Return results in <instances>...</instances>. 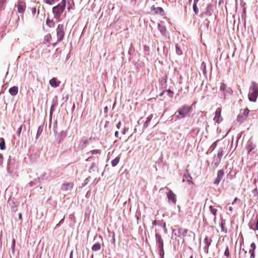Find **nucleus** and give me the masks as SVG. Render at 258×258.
<instances>
[{"instance_id":"obj_15","label":"nucleus","mask_w":258,"mask_h":258,"mask_svg":"<svg viewBox=\"0 0 258 258\" xmlns=\"http://www.w3.org/2000/svg\"><path fill=\"white\" fill-rule=\"evenodd\" d=\"M249 112V110L248 108L244 109L243 111V112H242L243 116H242V117H243V119L242 120H241V116L239 115L238 117V120L239 121H242L243 120H245L246 117H247V116L248 115Z\"/></svg>"},{"instance_id":"obj_45","label":"nucleus","mask_w":258,"mask_h":258,"mask_svg":"<svg viewBox=\"0 0 258 258\" xmlns=\"http://www.w3.org/2000/svg\"><path fill=\"white\" fill-rule=\"evenodd\" d=\"M249 252L251 253V257H254V251H253V250H249Z\"/></svg>"},{"instance_id":"obj_20","label":"nucleus","mask_w":258,"mask_h":258,"mask_svg":"<svg viewBox=\"0 0 258 258\" xmlns=\"http://www.w3.org/2000/svg\"><path fill=\"white\" fill-rule=\"evenodd\" d=\"M155 238L156 241L158 243V244H164L163 240L161 237V236L160 234H159L158 233H156L155 234Z\"/></svg>"},{"instance_id":"obj_35","label":"nucleus","mask_w":258,"mask_h":258,"mask_svg":"<svg viewBox=\"0 0 258 258\" xmlns=\"http://www.w3.org/2000/svg\"><path fill=\"white\" fill-rule=\"evenodd\" d=\"M24 126V125L23 124H22L20 127L18 129L17 131V134L19 136H20V134H21V131H22V127Z\"/></svg>"},{"instance_id":"obj_39","label":"nucleus","mask_w":258,"mask_h":258,"mask_svg":"<svg viewBox=\"0 0 258 258\" xmlns=\"http://www.w3.org/2000/svg\"><path fill=\"white\" fill-rule=\"evenodd\" d=\"M163 246H164V244H159L158 247H159V251H162L163 250H164Z\"/></svg>"},{"instance_id":"obj_44","label":"nucleus","mask_w":258,"mask_h":258,"mask_svg":"<svg viewBox=\"0 0 258 258\" xmlns=\"http://www.w3.org/2000/svg\"><path fill=\"white\" fill-rule=\"evenodd\" d=\"M249 228L251 229H253L254 230H255V229H256V226L254 228L252 224H249Z\"/></svg>"},{"instance_id":"obj_50","label":"nucleus","mask_w":258,"mask_h":258,"mask_svg":"<svg viewBox=\"0 0 258 258\" xmlns=\"http://www.w3.org/2000/svg\"><path fill=\"white\" fill-rule=\"evenodd\" d=\"M237 200H238L237 198H235L234 199V201H233V203H232V204H234V203L235 202H236Z\"/></svg>"},{"instance_id":"obj_19","label":"nucleus","mask_w":258,"mask_h":258,"mask_svg":"<svg viewBox=\"0 0 258 258\" xmlns=\"http://www.w3.org/2000/svg\"><path fill=\"white\" fill-rule=\"evenodd\" d=\"M46 25L49 28H53L55 26V23L53 20H50L49 18H47L46 20Z\"/></svg>"},{"instance_id":"obj_18","label":"nucleus","mask_w":258,"mask_h":258,"mask_svg":"<svg viewBox=\"0 0 258 258\" xmlns=\"http://www.w3.org/2000/svg\"><path fill=\"white\" fill-rule=\"evenodd\" d=\"M191 177L190 175L188 173H185L184 175V178L182 180V182H184L185 180L189 183H192L191 181Z\"/></svg>"},{"instance_id":"obj_30","label":"nucleus","mask_w":258,"mask_h":258,"mask_svg":"<svg viewBox=\"0 0 258 258\" xmlns=\"http://www.w3.org/2000/svg\"><path fill=\"white\" fill-rule=\"evenodd\" d=\"M252 192L254 196L256 198L255 201L258 202V190L257 188H254L252 190Z\"/></svg>"},{"instance_id":"obj_9","label":"nucleus","mask_w":258,"mask_h":258,"mask_svg":"<svg viewBox=\"0 0 258 258\" xmlns=\"http://www.w3.org/2000/svg\"><path fill=\"white\" fill-rule=\"evenodd\" d=\"M73 187V183L72 182H67L63 183L61 187V190L63 191H71Z\"/></svg>"},{"instance_id":"obj_4","label":"nucleus","mask_w":258,"mask_h":258,"mask_svg":"<svg viewBox=\"0 0 258 258\" xmlns=\"http://www.w3.org/2000/svg\"><path fill=\"white\" fill-rule=\"evenodd\" d=\"M65 27L63 24H58L56 28V36H57V41L53 44V46H54L56 44L62 41L63 39L65 34Z\"/></svg>"},{"instance_id":"obj_43","label":"nucleus","mask_w":258,"mask_h":258,"mask_svg":"<svg viewBox=\"0 0 258 258\" xmlns=\"http://www.w3.org/2000/svg\"><path fill=\"white\" fill-rule=\"evenodd\" d=\"M205 242L206 243V245H207V247H209V246L210 243L208 242V238H206L205 239Z\"/></svg>"},{"instance_id":"obj_13","label":"nucleus","mask_w":258,"mask_h":258,"mask_svg":"<svg viewBox=\"0 0 258 258\" xmlns=\"http://www.w3.org/2000/svg\"><path fill=\"white\" fill-rule=\"evenodd\" d=\"M60 82L58 81L56 78H53L49 81V84L52 87H57L60 85Z\"/></svg>"},{"instance_id":"obj_1","label":"nucleus","mask_w":258,"mask_h":258,"mask_svg":"<svg viewBox=\"0 0 258 258\" xmlns=\"http://www.w3.org/2000/svg\"><path fill=\"white\" fill-rule=\"evenodd\" d=\"M258 96V84L252 82L249 88L248 99L251 102H255Z\"/></svg>"},{"instance_id":"obj_11","label":"nucleus","mask_w":258,"mask_h":258,"mask_svg":"<svg viewBox=\"0 0 258 258\" xmlns=\"http://www.w3.org/2000/svg\"><path fill=\"white\" fill-rule=\"evenodd\" d=\"M224 176V171L222 170H220L217 172V175L216 179L214 181L215 184H219L222 178Z\"/></svg>"},{"instance_id":"obj_27","label":"nucleus","mask_w":258,"mask_h":258,"mask_svg":"<svg viewBox=\"0 0 258 258\" xmlns=\"http://www.w3.org/2000/svg\"><path fill=\"white\" fill-rule=\"evenodd\" d=\"M224 150H225V148H220V149H219V150L218 151V155H217L218 158H219L220 159L222 158V157H223V156L224 155Z\"/></svg>"},{"instance_id":"obj_10","label":"nucleus","mask_w":258,"mask_h":258,"mask_svg":"<svg viewBox=\"0 0 258 258\" xmlns=\"http://www.w3.org/2000/svg\"><path fill=\"white\" fill-rule=\"evenodd\" d=\"M167 196L169 201H171L173 204L176 203V196L171 190H169V192L167 194Z\"/></svg>"},{"instance_id":"obj_33","label":"nucleus","mask_w":258,"mask_h":258,"mask_svg":"<svg viewBox=\"0 0 258 258\" xmlns=\"http://www.w3.org/2000/svg\"><path fill=\"white\" fill-rule=\"evenodd\" d=\"M193 9L195 13V14L197 15L198 12V9L197 7V3H194L193 4Z\"/></svg>"},{"instance_id":"obj_40","label":"nucleus","mask_w":258,"mask_h":258,"mask_svg":"<svg viewBox=\"0 0 258 258\" xmlns=\"http://www.w3.org/2000/svg\"><path fill=\"white\" fill-rule=\"evenodd\" d=\"M3 163V156L2 154L0 153V165H1Z\"/></svg>"},{"instance_id":"obj_26","label":"nucleus","mask_w":258,"mask_h":258,"mask_svg":"<svg viewBox=\"0 0 258 258\" xmlns=\"http://www.w3.org/2000/svg\"><path fill=\"white\" fill-rule=\"evenodd\" d=\"M51 38V36L50 34L46 35L44 37L45 43L50 44Z\"/></svg>"},{"instance_id":"obj_56","label":"nucleus","mask_w":258,"mask_h":258,"mask_svg":"<svg viewBox=\"0 0 258 258\" xmlns=\"http://www.w3.org/2000/svg\"><path fill=\"white\" fill-rule=\"evenodd\" d=\"M167 92H168V93H172V92H171V91L170 90H168V91H167Z\"/></svg>"},{"instance_id":"obj_37","label":"nucleus","mask_w":258,"mask_h":258,"mask_svg":"<svg viewBox=\"0 0 258 258\" xmlns=\"http://www.w3.org/2000/svg\"><path fill=\"white\" fill-rule=\"evenodd\" d=\"M224 254L225 256L228 257L229 256V248H228V247L227 246L226 248V249L225 250V252H224Z\"/></svg>"},{"instance_id":"obj_16","label":"nucleus","mask_w":258,"mask_h":258,"mask_svg":"<svg viewBox=\"0 0 258 258\" xmlns=\"http://www.w3.org/2000/svg\"><path fill=\"white\" fill-rule=\"evenodd\" d=\"M18 88L17 86H13L9 89V92L11 95L15 96L18 93Z\"/></svg>"},{"instance_id":"obj_52","label":"nucleus","mask_w":258,"mask_h":258,"mask_svg":"<svg viewBox=\"0 0 258 258\" xmlns=\"http://www.w3.org/2000/svg\"><path fill=\"white\" fill-rule=\"evenodd\" d=\"M19 219H22V214L21 213L19 214Z\"/></svg>"},{"instance_id":"obj_53","label":"nucleus","mask_w":258,"mask_h":258,"mask_svg":"<svg viewBox=\"0 0 258 258\" xmlns=\"http://www.w3.org/2000/svg\"><path fill=\"white\" fill-rule=\"evenodd\" d=\"M199 0H194V3H197Z\"/></svg>"},{"instance_id":"obj_42","label":"nucleus","mask_w":258,"mask_h":258,"mask_svg":"<svg viewBox=\"0 0 258 258\" xmlns=\"http://www.w3.org/2000/svg\"><path fill=\"white\" fill-rule=\"evenodd\" d=\"M216 146H217L216 143L215 142L212 145V146H211V148H212L213 150H214L216 148Z\"/></svg>"},{"instance_id":"obj_24","label":"nucleus","mask_w":258,"mask_h":258,"mask_svg":"<svg viewBox=\"0 0 258 258\" xmlns=\"http://www.w3.org/2000/svg\"><path fill=\"white\" fill-rule=\"evenodd\" d=\"M221 159L218 158L217 157H215L214 159V160L212 162V164H213L215 166L217 167L219 164Z\"/></svg>"},{"instance_id":"obj_47","label":"nucleus","mask_w":258,"mask_h":258,"mask_svg":"<svg viewBox=\"0 0 258 258\" xmlns=\"http://www.w3.org/2000/svg\"><path fill=\"white\" fill-rule=\"evenodd\" d=\"M120 124H121V122L119 121V122L117 123V125H116V127H117V128H119L120 126Z\"/></svg>"},{"instance_id":"obj_49","label":"nucleus","mask_w":258,"mask_h":258,"mask_svg":"<svg viewBox=\"0 0 258 258\" xmlns=\"http://www.w3.org/2000/svg\"><path fill=\"white\" fill-rule=\"evenodd\" d=\"M126 131V130L124 128L123 129V131L122 132V133L123 134H125Z\"/></svg>"},{"instance_id":"obj_12","label":"nucleus","mask_w":258,"mask_h":258,"mask_svg":"<svg viewBox=\"0 0 258 258\" xmlns=\"http://www.w3.org/2000/svg\"><path fill=\"white\" fill-rule=\"evenodd\" d=\"M152 11H154L156 14H160L162 16L164 15V10L161 7L156 8L154 6H152L151 9Z\"/></svg>"},{"instance_id":"obj_57","label":"nucleus","mask_w":258,"mask_h":258,"mask_svg":"<svg viewBox=\"0 0 258 258\" xmlns=\"http://www.w3.org/2000/svg\"><path fill=\"white\" fill-rule=\"evenodd\" d=\"M163 94V92L161 93L160 95L162 96Z\"/></svg>"},{"instance_id":"obj_25","label":"nucleus","mask_w":258,"mask_h":258,"mask_svg":"<svg viewBox=\"0 0 258 258\" xmlns=\"http://www.w3.org/2000/svg\"><path fill=\"white\" fill-rule=\"evenodd\" d=\"M100 248H101V245H100V244L99 243H96L94 244L92 247V249L93 251L99 250Z\"/></svg>"},{"instance_id":"obj_55","label":"nucleus","mask_w":258,"mask_h":258,"mask_svg":"<svg viewBox=\"0 0 258 258\" xmlns=\"http://www.w3.org/2000/svg\"><path fill=\"white\" fill-rule=\"evenodd\" d=\"M104 110L105 111H106L107 110V107H106L105 108H104Z\"/></svg>"},{"instance_id":"obj_48","label":"nucleus","mask_w":258,"mask_h":258,"mask_svg":"<svg viewBox=\"0 0 258 258\" xmlns=\"http://www.w3.org/2000/svg\"><path fill=\"white\" fill-rule=\"evenodd\" d=\"M118 131H116L115 133V136L116 137H118Z\"/></svg>"},{"instance_id":"obj_32","label":"nucleus","mask_w":258,"mask_h":258,"mask_svg":"<svg viewBox=\"0 0 258 258\" xmlns=\"http://www.w3.org/2000/svg\"><path fill=\"white\" fill-rule=\"evenodd\" d=\"M56 1L58 2V0H45V3L48 5H52Z\"/></svg>"},{"instance_id":"obj_51","label":"nucleus","mask_w":258,"mask_h":258,"mask_svg":"<svg viewBox=\"0 0 258 258\" xmlns=\"http://www.w3.org/2000/svg\"><path fill=\"white\" fill-rule=\"evenodd\" d=\"M229 210L230 211H232L233 210V208H232V207H229Z\"/></svg>"},{"instance_id":"obj_17","label":"nucleus","mask_w":258,"mask_h":258,"mask_svg":"<svg viewBox=\"0 0 258 258\" xmlns=\"http://www.w3.org/2000/svg\"><path fill=\"white\" fill-rule=\"evenodd\" d=\"M187 233V229L183 228L178 229V234L182 236H185Z\"/></svg>"},{"instance_id":"obj_14","label":"nucleus","mask_w":258,"mask_h":258,"mask_svg":"<svg viewBox=\"0 0 258 258\" xmlns=\"http://www.w3.org/2000/svg\"><path fill=\"white\" fill-rule=\"evenodd\" d=\"M209 208V210H210L211 214H212L214 216V221L215 222L216 219V215H217V209L215 208L212 206H210Z\"/></svg>"},{"instance_id":"obj_29","label":"nucleus","mask_w":258,"mask_h":258,"mask_svg":"<svg viewBox=\"0 0 258 258\" xmlns=\"http://www.w3.org/2000/svg\"><path fill=\"white\" fill-rule=\"evenodd\" d=\"M5 148H6V147H5V140L3 138H0V149L1 150H4V149H5Z\"/></svg>"},{"instance_id":"obj_7","label":"nucleus","mask_w":258,"mask_h":258,"mask_svg":"<svg viewBox=\"0 0 258 258\" xmlns=\"http://www.w3.org/2000/svg\"><path fill=\"white\" fill-rule=\"evenodd\" d=\"M18 12L24 13L26 8V3L24 1H19L17 4Z\"/></svg>"},{"instance_id":"obj_46","label":"nucleus","mask_w":258,"mask_h":258,"mask_svg":"<svg viewBox=\"0 0 258 258\" xmlns=\"http://www.w3.org/2000/svg\"><path fill=\"white\" fill-rule=\"evenodd\" d=\"M152 224L153 226L156 225L157 224H158V222L157 221L155 220L153 222Z\"/></svg>"},{"instance_id":"obj_28","label":"nucleus","mask_w":258,"mask_h":258,"mask_svg":"<svg viewBox=\"0 0 258 258\" xmlns=\"http://www.w3.org/2000/svg\"><path fill=\"white\" fill-rule=\"evenodd\" d=\"M152 118H153V115L152 114L150 115L148 117L146 121L144 124V127L146 128V127H148V123L151 121V120L152 119Z\"/></svg>"},{"instance_id":"obj_23","label":"nucleus","mask_w":258,"mask_h":258,"mask_svg":"<svg viewBox=\"0 0 258 258\" xmlns=\"http://www.w3.org/2000/svg\"><path fill=\"white\" fill-rule=\"evenodd\" d=\"M120 158L118 156L111 161V164L112 167L116 166L119 163Z\"/></svg>"},{"instance_id":"obj_2","label":"nucleus","mask_w":258,"mask_h":258,"mask_svg":"<svg viewBox=\"0 0 258 258\" xmlns=\"http://www.w3.org/2000/svg\"><path fill=\"white\" fill-rule=\"evenodd\" d=\"M191 106L183 105L175 112V118L178 119L185 117L191 111Z\"/></svg>"},{"instance_id":"obj_38","label":"nucleus","mask_w":258,"mask_h":258,"mask_svg":"<svg viewBox=\"0 0 258 258\" xmlns=\"http://www.w3.org/2000/svg\"><path fill=\"white\" fill-rule=\"evenodd\" d=\"M250 247H251V249L249 250H253V251H254L255 248H256V246H255V244L254 243H252L250 245Z\"/></svg>"},{"instance_id":"obj_5","label":"nucleus","mask_w":258,"mask_h":258,"mask_svg":"<svg viewBox=\"0 0 258 258\" xmlns=\"http://www.w3.org/2000/svg\"><path fill=\"white\" fill-rule=\"evenodd\" d=\"M220 90L223 92L224 97L228 94H232L233 92L232 89L228 87L224 83H221Z\"/></svg>"},{"instance_id":"obj_21","label":"nucleus","mask_w":258,"mask_h":258,"mask_svg":"<svg viewBox=\"0 0 258 258\" xmlns=\"http://www.w3.org/2000/svg\"><path fill=\"white\" fill-rule=\"evenodd\" d=\"M255 148V144H253L252 142H249L248 145L247 147V150L248 152H250L252 151Z\"/></svg>"},{"instance_id":"obj_41","label":"nucleus","mask_w":258,"mask_h":258,"mask_svg":"<svg viewBox=\"0 0 258 258\" xmlns=\"http://www.w3.org/2000/svg\"><path fill=\"white\" fill-rule=\"evenodd\" d=\"M164 250L163 251H160V255L161 256V258H164Z\"/></svg>"},{"instance_id":"obj_6","label":"nucleus","mask_w":258,"mask_h":258,"mask_svg":"<svg viewBox=\"0 0 258 258\" xmlns=\"http://www.w3.org/2000/svg\"><path fill=\"white\" fill-rule=\"evenodd\" d=\"M221 108H218L215 111L214 120L218 123H220L223 120V118L221 115Z\"/></svg>"},{"instance_id":"obj_3","label":"nucleus","mask_w":258,"mask_h":258,"mask_svg":"<svg viewBox=\"0 0 258 258\" xmlns=\"http://www.w3.org/2000/svg\"><path fill=\"white\" fill-rule=\"evenodd\" d=\"M66 7V0H62L61 3L52 8L53 14L56 17H59L63 12Z\"/></svg>"},{"instance_id":"obj_36","label":"nucleus","mask_w":258,"mask_h":258,"mask_svg":"<svg viewBox=\"0 0 258 258\" xmlns=\"http://www.w3.org/2000/svg\"><path fill=\"white\" fill-rule=\"evenodd\" d=\"M15 243H16L15 239L13 238L12 240V247H11L12 249V250L13 251L15 250Z\"/></svg>"},{"instance_id":"obj_54","label":"nucleus","mask_w":258,"mask_h":258,"mask_svg":"<svg viewBox=\"0 0 258 258\" xmlns=\"http://www.w3.org/2000/svg\"><path fill=\"white\" fill-rule=\"evenodd\" d=\"M163 227H164V228L166 229L165 223L164 224Z\"/></svg>"},{"instance_id":"obj_34","label":"nucleus","mask_w":258,"mask_h":258,"mask_svg":"<svg viewBox=\"0 0 258 258\" xmlns=\"http://www.w3.org/2000/svg\"><path fill=\"white\" fill-rule=\"evenodd\" d=\"M92 155L100 154V151L99 150H93L91 151Z\"/></svg>"},{"instance_id":"obj_22","label":"nucleus","mask_w":258,"mask_h":258,"mask_svg":"<svg viewBox=\"0 0 258 258\" xmlns=\"http://www.w3.org/2000/svg\"><path fill=\"white\" fill-rule=\"evenodd\" d=\"M158 29L160 31V33L162 35H165V33H166V31L165 27L162 26L160 24H158Z\"/></svg>"},{"instance_id":"obj_31","label":"nucleus","mask_w":258,"mask_h":258,"mask_svg":"<svg viewBox=\"0 0 258 258\" xmlns=\"http://www.w3.org/2000/svg\"><path fill=\"white\" fill-rule=\"evenodd\" d=\"M176 52L178 55H181L182 54V51L180 48L177 45L175 46Z\"/></svg>"},{"instance_id":"obj_58","label":"nucleus","mask_w":258,"mask_h":258,"mask_svg":"<svg viewBox=\"0 0 258 258\" xmlns=\"http://www.w3.org/2000/svg\"><path fill=\"white\" fill-rule=\"evenodd\" d=\"M189 258H192V256H191Z\"/></svg>"},{"instance_id":"obj_8","label":"nucleus","mask_w":258,"mask_h":258,"mask_svg":"<svg viewBox=\"0 0 258 258\" xmlns=\"http://www.w3.org/2000/svg\"><path fill=\"white\" fill-rule=\"evenodd\" d=\"M40 5H39V6L37 7V9H36V7H29L28 8L29 11H30L32 15L34 17L37 13L36 18H38V16L40 13Z\"/></svg>"}]
</instances>
